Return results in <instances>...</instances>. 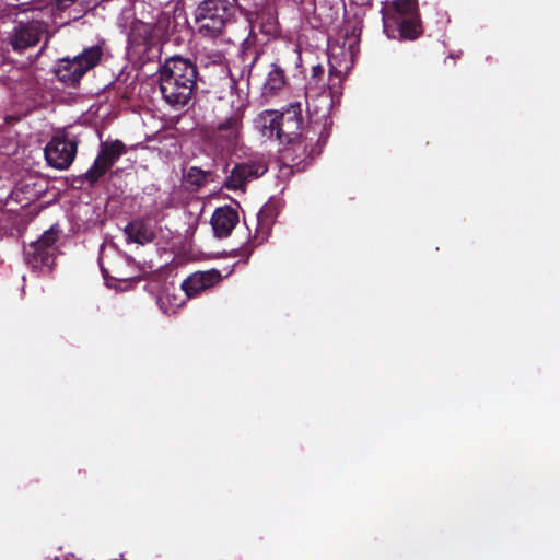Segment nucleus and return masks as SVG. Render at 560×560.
<instances>
[{
	"instance_id": "nucleus-1",
	"label": "nucleus",
	"mask_w": 560,
	"mask_h": 560,
	"mask_svg": "<svg viewBox=\"0 0 560 560\" xmlns=\"http://www.w3.org/2000/svg\"><path fill=\"white\" fill-rule=\"evenodd\" d=\"M384 33L392 39H415L421 33L417 0H394L382 8Z\"/></svg>"
},
{
	"instance_id": "nucleus-2",
	"label": "nucleus",
	"mask_w": 560,
	"mask_h": 560,
	"mask_svg": "<svg viewBox=\"0 0 560 560\" xmlns=\"http://www.w3.org/2000/svg\"><path fill=\"white\" fill-rule=\"evenodd\" d=\"M302 122V108L299 102L290 104L283 112L264 110L256 119L262 136L269 139L275 138L280 143L304 137Z\"/></svg>"
},
{
	"instance_id": "nucleus-3",
	"label": "nucleus",
	"mask_w": 560,
	"mask_h": 560,
	"mask_svg": "<svg viewBox=\"0 0 560 560\" xmlns=\"http://www.w3.org/2000/svg\"><path fill=\"white\" fill-rule=\"evenodd\" d=\"M233 16V7L228 0H203L194 12L197 35L215 39L221 36Z\"/></svg>"
},
{
	"instance_id": "nucleus-4",
	"label": "nucleus",
	"mask_w": 560,
	"mask_h": 560,
	"mask_svg": "<svg viewBox=\"0 0 560 560\" xmlns=\"http://www.w3.org/2000/svg\"><path fill=\"white\" fill-rule=\"evenodd\" d=\"M306 110L310 126L306 129L317 130V142H327L332 126L330 110L332 108L331 90L323 82L320 86H305Z\"/></svg>"
},
{
	"instance_id": "nucleus-5",
	"label": "nucleus",
	"mask_w": 560,
	"mask_h": 560,
	"mask_svg": "<svg viewBox=\"0 0 560 560\" xmlns=\"http://www.w3.org/2000/svg\"><path fill=\"white\" fill-rule=\"evenodd\" d=\"M317 130L305 129L304 137L283 142L279 160L284 167L293 172H303L312 160L322 153L326 142H317Z\"/></svg>"
},
{
	"instance_id": "nucleus-6",
	"label": "nucleus",
	"mask_w": 560,
	"mask_h": 560,
	"mask_svg": "<svg viewBox=\"0 0 560 560\" xmlns=\"http://www.w3.org/2000/svg\"><path fill=\"white\" fill-rule=\"evenodd\" d=\"M244 113V105L232 106V112L229 116L215 126H207L205 128L203 133L206 138L221 150L235 149L242 139Z\"/></svg>"
},
{
	"instance_id": "nucleus-7",
	"label": "nucleus",
	"mask_w": 560,
	"mask_h": 560,
	"mask_svg": "<svg viewBox=\"0 0 560 560\" xmlns=\"http://www.w3.org/2000/svg\"><path fill=\"white\" fill-rule=\"evenodd\" d=\"M126 153V145L120 140L101 142L100 151L92 166L83 174L73 179L79 187L88 184L94 187L100 179L114 166V164Z\"/></svg>"
},
{
	"instance_id": "nucleus-8",
	"label": "nucleus",
	"mask_w": 560,
	"mask_h": 560,
	"mask_svg": "<svg viewBox=\"0 0 560 560\" xmlns=\"http://www.w3.org/2000/svg\"><path fill=\"white\" fill-rule=\"evenodd\" d=\"M160 89L165 101L172 105H186L195 89H198L199 72H160Z\"/></svg>"
},
{
	"instance_id": "nucleus-9",
	"label": "nucleus",
	"mask_w": 560,
	"mask_h": 560,
	"mask_svg": "<svg viewBox=\"0 0 560 560\" xmlns=\"http://www.w3.org/2000/svg\"><path fill=\"white\" fill-rule=\"evenodd\" d=\"M171 19L167 15L161 16L155 25L139 22L133 26L130 35L129 55L147 50L148 48L160 44L168 36V25Z\"/></svg>"
},
{
	"instance_id": "nucleus-10",
	"label": "nucleus",
	"mask_w": 560,
	"mask_h": 560,
	"mask_svg": "<svg viewBox=\"0 0 560 560\" xmlns=\"http://www.w3.org/2000/svg\"><path fill=\"white\" fill-rule=\"evenodd\" d=\"M0 82L9 89L14 102L21 105L35 103L42 90L34 72H9L0 77Z\"/></svg>"
},
{
	"instance_id": "nucleus-11",
	"label": "nucleus",
	"mask_w": 560,
	"mask_h": 560,
	"mask_svg": "<svg viewBox=\"0 0 560 560\" xmlns=\"http://www.w3.org/2000/svg\"><path fill=\"white\" fill-rule=\"evenodd\" d=\"M61 230L57 224L50 226L43 235L30 245L26 252V259L34 268L47 267L51 268L55 262L56 243L59 238Z\"/></svg>"
},
{
	"instance_id": "nucleus-12",
	"label": "nucleus",
	"mask_w": 560,
	"mask_h": 560,
	"mask_svg": "<svg viewBox=\"0 0 560 560\" xmlns=\"http://www.w3.org/2000/svg\"><path fill=\"white\" fill-rule=\"evenodd\" d=\"M78 150V142L66 135H56L46 144L45 159L57 170H67L72 164Z\"/></svg>"
},
{
	"instance_id": "nucleus-13",
	"label": "nucleus",
	"mask_w": 560,
	"mask_h": 560,
	"mask_svg": "<svg viewBox=\"0 0 560 560\" xmlns=\"http://www.w3.org/2000/svg\"><path fill=\"white\" fill-rule=\"evenodd\" d=\"M209 67L226 68L228 66L224 56L220 51L212 48H202L196 52L194 65L188 58L173 56L165 61L163 67H159V70H187L189 68L197 70V68Z\"/></svg>"
},
{
	"instance_id": "nucleus-14",
	"label": "nucleus",
	"mask_w": 560,
	"mask_h": 560,
	"mask_svg": "<svg viewBox=\"0 0 560 560\" xmlns=\"http://www.w3.org/2000/svg\"><path fill=\"white\" fill-rule=\"evenodd\" d=\"M45 32L39 21L18 22L8 36L9 44L15 51H23L37 45Z\"/></svg>"
},
{
	"instance_id": "nucleus-15",
	"label": "nucleus",
	"mask_w": 560,
	"mask_h": 560,
	"mask_svg": "<svg viewBox=\"0 0 560 560\" xmlns=\"http://www.w3.org/2000/svg\"><path fill=\"white\" fill-rule=\"evenodd\" d=\"M268 171L265 163L258 161H249L237 163L231 173L224 179L222 187L228 190L245 189L248 182L259 178Z\"/></svg>"
},
{
	"instance_id": "nucleus-16",
	"label": "nucleus",
	"mask_w": 560,
	"mask_h": 560,
	"mask_svg": "<svg viewBox=\"0 0 560 560\" xmlns=\"http://www.w3.org/2000/svg\"><path fill=\"white\" fill-rule=\"evenodd\" d=\"M330 70H351L359 52V39L355 35L347 37L342 45L329 46Z\"/></svg>"
},
{
	"instance_id": "nucleus-17",
	"label": "nucleus",
	"mask_w": 560,
	"mask_h": 560,
	"mask_svg": "<svg viewBox=\"0 0 560 560\" xmlns=\"http://www.w3.org/2000/svg\"><path fill=\"white\" fill-rule=\"evenodd\" d=\"M221 280L222 276L217 269L196 271L182 282L180 288L187 298L191 299L199 295L202 291L217 285Z\"/></svg>"
},
{
	"instance_id": "nucleus-18",
	"label": "nucleus",
	"mask_w": 560,
	"mask_h": 560,
	"mask_svg": "<svg viewBox=\"0 0 560 560\" xmlns=\"http://www.w3.org/2000/svg\"><path fill=\"white\" fill-rule=\"evenodd\" d=\"M240 221V215L236 209L231 206L219 207L212 213L210 223L212 225L214 235L223 238L228 237L235 229Z\"/></svg>"
},
{
	"instance_id": "nucleus-19",
	"label": "nucleus",
	"mask_w": 560,
	"mask_h": 560,
	"mask_svg": "<svg viewBox=\"0 0 560 560\" xmlns=\"http://www.w3.org/2000/svg\"><path fill=\"white\" fill-rule=\"evenodd\" d=\"M127 242L145 245L154 241V230L143 220L135 219L124 229Z\"/></svg>"
},
{
	"instance_id": "nucleus-20",
	"label": "nucleus",
	"mask_w": 560,
	"mask_h": 560,
	"mask_svg": "<svg viewBox=\"0 0 560 560\" xmlns=\"http://www.w3.org/2000/svg\"><path fill=\"white\" fill-rule=\"evenodd\" d=\"M102 45H94L85 48L80 55L73 58L75 70H91L102 63L105 58Z\"/></svg>"
},
{
	"instance_id": "nucleus-21",
	"label": "nucleus",
	"mask_w": 560,
	"mask_h": 560,
	"mask_svg": "<svg viewBox=\"0 0 560 560\" xmlns=\"http://www.w3.org/2000/svg\"><path fill=\"white\" fill-rule=\"evenodd\" d=\"M218 175L212 171H205L198 166H190L184 174V180L195 189H200L210 182H214Z\"/></svg>"
},
{
	"instance_id": "nucleus-22",
	"label": "nucleus",
	"mask_w": 560,
	"mask_h": 560,
	"mask_svg": "<svg viewBox=\"0 0 560 560\" xmlns=\"http://www.w3.org/2000/svg\"><path fill=\"white\" fill-rule=\"evenodd\" d=\"M279 213L277 202L269 200L257 213V231L268 232Z\"/></svg>"
},
{
	"instance_id": "nucleus-23",
	"label": "nucleus",
	"mask_w": 560,
	"mask_h": 560,
	"mask_svg": "<svg viewBox=\"0 0 560 560\" xmlns=\"http://www.w3.org/2000/svg\"><path fill=\"white\" fill-rule=\"evenodd\" d=\"M256 26L267 36H276L278 33L277 18L270 10L258 14L253 27Z\"/></svg>"
},
{
	"instance_id": "nucleus-24",
	"label": "nucleus",
	"mask_w": 560,
	"mask_h": 560,
	"mask_svg": "<svg viewBox=\"0 0 560 560\" xmlns=\"http://www.w3.org/2000/svg\"><path fill=\"white\" fill-rule=\"evenodd\" d=\"M284 72H268V78L264 83V95L276 94L285 83Z\"/></svg>"
},
{
	"instance_id": "nucleus-25",
	"label": "nucleus",
	"mask_w": 560,
	"mask_h": 560,
	"mask_svg": "<svg viewBox=\"0 0 560 560\" xmlns=\"http://www.w3.org/2000/svg\"><path fill=\"white\" fill-rule=\"evenodd\" d=\"M341 73L342 72H328V78L327 80L324 78V74L325 72H312V75L311 78L308 79L307 81V84L305 86H320L323 84V82L326 83V88L329 89L327 86L328 82H330L332 79H341Z\"/></svg>"
},
{
	"instance_id": "nucleus-26",
	"label": "nucleus",
	"mask_w": 560,
	"mask_h": 560,
	"mask_svg": "<svg viewBox=\"0 0 560 560\" xmlns=\"http://www.w3.org/2000/svg\"><path fill=\"white\" fill-rule=\"evenodd\" d=\"M59 81L68 86L75 88L86 72H54Z\"/></svg>"
},
{
	"instance_id": "nucleus-27",
	"label": "nucleus",
	"mask_w": 560,
	"mask_h": 560,
	"mask_svg": "<svg viewBox=\"0 0 560 560\" xmlns=\"http://www.w3.org/2000/svg\"><path fill=\"white\" fill-rule=\"evenodd\" d=\"M223 75L220 78L222 83L229 88L231 92L237 91V81L233 72H222Z\"/></svg>"
},
{
	"instance_id": "nucleus-28",
	"label": "nucleus",
	"mask_w": 560,
	"mask_h": 560,
	"mask_svg": "<svg viewBox=\"0 0 560 560\" xmlns=\"http://www.w3.org/2000/svg\"><path fill=\"white\" fill-rule=\"evenodd\" d=\"M250 45H252V39H250V37H247L242 44V54L243 55H253L252 61L245 66V67L253 68L255 59H256V51H250Z\"/></svg>"
},
{
	"instance_id": "nucleus-29",
	"label": "nucleus",
	"mask_w": 560,
	"mask_h": 560,
	"mask_svg": "<svg viewBox=\"0 0 560 560\" xmlns=\"http://www.w3.org/2000/svg\"><path fill=\"white\" fill-rule=\"evenodd\" d=\"M75 0H56L57 2V5L60 8V9H63V8H67L68 5H70L72 2H74Z\"/></svg>"
},
{
	"instance_id": "nucleus-30",
	"label": "nucleus",
	"mask_w": 560,
	"mask_h": 560,
	"mask_svg": "<svg viewBox=\"0 0 560 560\" xmlns=\"http://www.w3.org/2000/svg\"><path fill=\"white\" fill-rule=\"evenodd\" d=\"M352 1H353V2H355V3H358V4L363 5V4L369 3L371 0H352Z\"/></svg>"
},
{
	"instance_id": "nucleus-31",
	"label": "nucleus",
	"mask_w": 560,
	"mask_h": 560,
	"mask_svg": "<svg viewBox=\"0 0 560 560\" xmlns=\"http://www.w3.org/2000/svg\"><path fill=\"white\" fill-rule=\"evenodd\" d=\"M312 70L314 71H317V70H322V66L320 65H316L312 68Z\"/></svg>"
},
{
	"instance_id": "nucleus-32",
	"label": "nucleus",
	"mask_w": 560,
	"mask_h": 560,
	"mask_svg": "<svg viewBox=\"0 0 560 560\" xmlns=\"http://www.w3.org/2000/svg\"><path fill=\"white\" fill-rule=\"evenodd\" d=\"M252 252H253V248H250V249L247 252L246 260L249 258V256H250Z\"/></svg>"
}]
</instances>
